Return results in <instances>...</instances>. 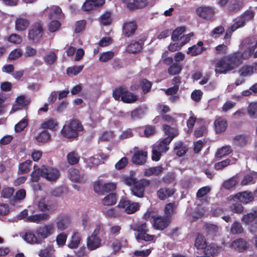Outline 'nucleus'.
Returning <instances> with one entry per match:
<instances>
[{"label": "nucleus", "instance_id": "1", "mask_svg": "<svg viewBox=\"0 0 257 257\" xmlns=\"http://www.w3.org/2000/svg\"><path fill=\"white\" fill-rule=\"evenodd\" d=\"M256 46L247 48L242 54L235 53L218 60L215 63V71L218 73H225L228 71L234 69L237 67L243 59H247L253 56Z\"/></svg>", "mask_w": 257, "mask_h": 257}, {"label": "nucleus", "instance_id": "2", "mask_svg": "<svg viewBox=\"0 0 257 257\" xmlns=\"http://www.w3.org/2000/svg\"><path fill=\"white\" fill-rule=\"evenodd\" d=\"M165 134L168 137L161 140L157 146H154L152 150V160L159 161L162 153H166L168 150V146L173 139L178 135L177 130L171 127L168 125L164 124L163 126Z\"/></svg>", "mask_w": 257, "mask_h": 257}, {"label": "nucleus", "instance_id": "3", "mask_svg": "<svg viewBox=\"0 0 257 257\" xmlns=\"http://www.w3.org/2000/svg\"><path fill=\"white\" fill-rule=\"evenodd\" d=\"M60 172L57 169L42 166L41 168L33 166V182L38 181L43 177L49 181H55L58 179Z\"/></svg>", "mask_w": 257, "mask_h": 257}, {"label": "nucleus", "instance_id": "4", "mask_svg": "<svg viewBox=\"0 0 257 257\" xmlns=\"http://www.w3.org/2000/svg\"><path fill=\"white\" fill-rule=\"evenodd\" d=\"M83 130V127L79 120L72 119L65 122L61 130L62 135L69 139H75L78 136L80 132Z\"/></svg>", "mask_w": 257, "mask_h": 257}, {"label": "nucleus", "instance_id": "5", "mask_svg": "<svg viewBox=\"0 0 257 257\" xmlns=\"http://www.w3.org/2000/svg\"><path fill=\"white\" fill-rule=\"evenodd\" d=\"M130 228L137 232L135 236L138 241L143 240L149 241L153 240L155 237V235L149 234V229L146 223H138L131 225Z\"/></svg>", "mask_w": 257, "mask_h": 257}, {"label": "nucleus", "instance_id": "6", "mask_svg": "<svg viewBox=\"0 0 257 257\" xmlns=\"http://www.w3.org/2000/svg\"><path fill=\"white\" fill-rule=\"evenodd\" d=\"M113 96L115 100H118L121 97V100L125 103H133L138 99L137 95L127 91L125 88L123 87L115 89L113 92Z\"/></svg>", "mask_w": 257, "mask_h": 257}, {"label": "nucleus", "instance_id": "7", "mask_svg": "<svg viewBox=\"0 0 257 257\" xmlns=\"http://www.w3.org/2000/svg\"><path fill=\"white\" fill-rule=\"evenodd\" d=\"M56 230L55 224L49 222L39 227L36 230V233L40 237L45 239L53 235Z\"/></svg>", "mask_w": 257, "mask_h": 257}, {"label": "nucleus", "instance_id": "8", "mask_svg": "<svg viewBox=\"0 0 257 257\" xmlns=\"http://www.w3.org/2000/svg\"><path fill=\"white\" fill-rule=\"evenodd\" d=\"M100 227H96L92 234L87 238V246L90 250H94L101 245V240L97 236L99 233Z\"/></svg>", "mask_w": 257, "mask_h": 257}, {"label": "nucleus", "instance_id": "9", "mask_svg": "<svg viewBox=\"0 0 257 257\" xmlns=\"http://www.w3.org/2000/svg\"><path fill=\"white\" fill-rule=\"evenodd\" d=\"M149 184L150 181L146 179H141L136 182L131 189L132 194L139 198L143 197L145 188L148 186Z\"/></svg>", "mask_w": 257, "mask_h": 257}, {"label": "nucleus", "instance_id": "10", "mask_svg": "<svg viewBox=\"0 0 257 257\" xmlns=\"http://www.w3.org/2000/svg\"><path fill=\"white\" fill-rule=\"evenodd\" d=\"M118 207L123 209L127 214H132L139 209V204L126 199H121L118 203Z\"/></svg>", "mask_w": 257, "mask_h": 257}, {"label": "nucleus", "instance_id": "11", "mask_svg": "<svg viewBox=\"0 0 257 257\" xmlns=\"http://www.w3.org/2000/svg\"><path fill=\"white\" fill-rule=\"evenodd\" d=\"M55 223L57 230L63 231L70 226L71 223V219L68 215H59L55 219Z\"/></svg>", "mask_w": 257, "mask_h": 257}, {"label": "nucleus", "instance_id": "12", "mask_svg": "<svg viewBox=\"0 0 257 257\" xmlns=\"http://www.w3.org/2000/svg\"><path fill=\"white\" fill-rule=\"evenodd\" d=\"M116 188V184L114 183H104L101 181H97L94 185L95 192L100 194L102 192H109L114 191Z\"/></svg>", "mask_w": 257, "mask_h": 257}, {"label": "nucleus", "instance_id": "13", "mask_svg": "<svg viewBox=\"0 0 257 257\" xmlns=\"http://www.w3.org/2000/svg\"><path fill=\"white\" fill-rule=\"evenodd\" d=\"M196 12L200 18L208 20H211L215 15L214 9L211 7H200Z\"/></svg>", "mask_w": 257, "mask_h": 257}, {"label": "nucleus", "instance_id": "14", "mask_svg": "<svg viewBox=\"0 0 257 257\" xmlns=\"http://www.w3.org/2000/svg\"><path fill=\"white\" fill-rule=\"evenodd\" d=\"M154 226L159 230H163L166 228L171 222L170 217L156 216L154 218Z\"/></svg>", "mask_w": 257, "mask_h": 257}, {"label": "nucleus", "instance_id": "15", "mask_svg": "<svg viewBox=\"0 0 257 257\" xmlns=\"http://www.w3.org/2000/svg\"><path fill=\"white\" fill-rule=\"evenodd\" d=\"M37 206L39 209L42 211H53L56 210L55 206L48 204V200L46 197L42 196L37 198Z\"/></svg>", "mask_w": 257, "mask_h": 257}, {"label": "nucleus", "instance_id": "16", "mask_svg": "<svg viewBox=\"0 0 257 257\" xmlns=\"http://www.w3.org/2000/svg\"><path fill=\"white\" fill-rule=\"evenodd\" d=\"M104 0H87L82 6L84 11H89L103 6Z\"/></svg>", "mask_w": 257, "mask_h": 257}, {"label": "nucleus", "instance_id": "17", "mask_svg": "<svg viewBox=\"0 0 257 257\" xmlns=\"http://www.w3.org/2000/svg\"><path fill=\"white\" fill-rule=\"evenodd\" d=\"M257 71V63L251 65H244L238 71L240 76L247 77L251 75Z\"/></svg>", "mask_w": 257, "mask_h": 257}, {"label": "nucleus", "instance_id": "18", "mask_svg": "<svg viewBox=\"0 0 257 257\" xmlns=\"http://www.w3.org/2000/svg\"><path fill=\"white\" fill-rule=\"evenodd\" d=\"M234 199L238 200L241 203L247 204L253 200V197L251 192L243 191L236 194L234 196Z\"/></svg>", "mask_w": 257, "mask_h": 257}, {"label": "nucleus", "instance_id": "19", "mask_svg": "<svg viewBox=\"0 0 257 257\" xmlns=\"http://www.w3.org/2000/svg\"><path fill=\"white\" fill-rule=\"evenodd\" d=\"M123 2L130 10L144 8L148 4V0H123Z\"/></svg>", "mask_w": 257, "mask_h": 257}, {"label": "nucleus", "instance_id": "20", "mask_svg": "<svg viewBox=\"0 0 257 257\" xmlns=\"http://www.w3.org/2000/svg\"><path fill=\"white\" fill-rule=\"evenodd\" d=\"M44 34L43 27L41 23L37 22L33 25V42H39Z\"/></svg>", "mask_w": 257, "mask_h": 257}, {"label": "nucleus", "instance_id": "21", "mask_svg": "<svg viewBox=\"0 0 257 257\" xmlns=\"http://www.w3.org/2000/svg\"><path fill=\"white\" fill-rule=\"evenodd\" d=\"M214 124L215 132L217 134L224 132L227 126V120L224 118L221 117L216 118Z\"/></svg>", "mask_w": 257, "mask_h": 257}, {"label": "nucleus", "instance_id": "22", "mask_svg": "<svg viewBox=\"0 0 257 257\" xmlns=\"http://www.w3.org/2000/svg\"><path fill=\"white\" fill-rule=\"evenodd\" d=\"M253 16V13L251 12H247L245 13L243 16L241 17L239 20L233 25H232L229 29L232 32L236 30L239 27H241L244 25L245 21L248 19H251Z\"/></svg>", "mask_w": 257, "mask_h": 257}, {"label": "nucleus", "instance_id": "23", "mask_svg": "<svg viewBox=\"0 0 257 257\" xmlns=\"http://www.w3.org/2000/svg\"><path fill=\"white\" fill-rule=\"evenodd\" d=\"M69 177L70 179L74 182L82 183L85 181L84 176L80 174L78 170L74 168L69 170Z\"/></svg>", "mask_w": 257, "mask_h": 257}, {"label": "nucleus", "instance_id": "24", "mask_svg": "<svg viewBox=\"0 0 257 257\" xmlns=\"http://www.w3.org/2000/svg\"><path fill=\"white\" fill-rule=\"evenodd\" d=\"M147 153L143 151H139L136 152L133 158V162L138 165L144 164L147 161Z\"/></svg>", "mask_w": 257, "mask_h": 257}, {"label": "nucleus", "instance_id": "25", "mask_svg": "<svg viewBox=\"0 0 257 257\" xmlns=\"http://www.w3.org/2000/svg\"><path fill=\"white\" fill-rule=\"evenodd\" d=\"M58 124L57 121L53 118H49L46 120L41 123V127L44 130H49L52 132L57 130Z\"/></svg>", "mask_w": 257, "mask_h": 257}, {"label": "nucleus", "instance_id": "26", "mask_svg": "<svg viewBox=\"0 0 257 257\" xmlns=\"http://www.w3.org/2000/svg\"><path fill=\"white\" fill-rule=\"evenodd\" d=\"M220 248L215 244L207 245L203 249V252L208 257L213 256L220 251Z\"/></svg>", "mask_w": 257, "mask_h": 257}, {"label": "nucleus", "instance_id": "27", "mask_svg": "<svg viewBox=\"0 0 257 257\" xmlns=\"http://www.w3.org/2000/svg\"><path fill=\"white\" fill-rule=\"evenodd\" d=\"M203 45L202 42H198L197 45H194L189 48L187 53L193 56L201 54L204 50V48L202 47Z\"/></svg>", "mask_w": 257, "mask_h": 257}, {"label": "nucleus", "instance_id": "28", "mask_svg": "<svg viewBox=\"0 0 257 257\" xmlns=\"http://www.w3.org/2000/svg\"><path fill=\"white\" fill-rule=\"evenodd\" d=\"M229 246L236 250L242 251L247 248V244L243 239H238L233 241Z\"/></svg>", "mask_w": 257, "mask_h": 257}, {"label": "nucleus", "instance_id": "29", "mask_svg": "<svg viewBox=\"0 0 257 257\" xmlns=\"http://www.w3.org/2000/svg\"><path fill=\"white\" fill-rule=\"evenodd\" d=\"M137 28L136 24L134 22L125 23L123 27V34L129 37L134 34Z\"/></svg>", "mask_w": 257, "mask_h": 257}, {"label": "nucleus", "instance_id": "30", "mask_svg": "<svg viewBox=\"0 0 257 257\" xmlns=\"http://www.w3.org/2000/svg\"><path fill=\"white\" fill-rule=\"evenodd\" d=\"M241 220L246 224H249L253 222L257 224V209L254 210L253 212L247 213L243 215Z\"/></svg>", "mask_w": 257, "mask_h": 257}, {"label": "nucleus", "instance_id": "31", "mask_svg": "<svg viewBox=\"0 0 257 257\" xmlns=\"http://www.w3.org/2000/svg\"><path fill=\"white\" fill-rule=\"evenodd\" d=\"M26 191L24 189H20L16 192L15 195L13 196L10 200V203L12 205H15L18 202L23 200L26 197Z\"/></svg>", "mask_w": 257, "mask_h": 257}, {"label": "nucleus", "instance_id": "32", "mask_svg": "<svg viewBox=\"0 0 257 257\" xmlns=\"http://www.w3.org/2000/svg\"><path fill=\"white\" fill-rule=\"evenodd\" d=\"M30 24L29 21L23 18H18L15 21V28L17 31H23L27 29Z\"/></svg>", "mask_w": 257, "mask_h": 257}, {"label": "nucleus", "instance_id": "33", "mask_svg": "<svg viewBox=\"0 0 257 257\" xmlns=\"http://www.w3.org/2000/svg\"><path fill=\"white\" fill-rule=\"evenodd\" d=\"M80 240L81 237L80 234L77 232H74L71 237L68 247L72 249L77 248L80 243Z\"/></svg>", "mask_w": 257, "mask_h": 257}, {"label": "nucleus", "instance_id": "34", "mask_svg": "<svg viewBox=\"0 0 257 257\" xmlns=\"http://www.w3.org/2000/svg\"><path fill=\"white\" fill-rule=\"evenodd\" d=\"M187 151L188 148L182 142H178L175 143L174 151L178 156L181 157L183 156Z\"/></svg>", "mask_w": 257, "mask_h": 257}, {"label": "nucleus", "instance_id": "35", "mask_svg": "<svg viewBox=\"0 0 257 257\" xmlns=\"http://www.w3.org/2000/svg\"><path fill=\"white\" fill-rule=\"evenodd\" d=\"M117 200L116 195L115 193H110L102 200V203L105 206H110L114 205Z\"/></svg>", "mask_w": 257, "mask_h": 257}, {"label": "nucleus", "instance_id": "36", "mask_svg": "<svg viewBox=\"0 0 257 257\" xmlns=\"http://www.w3.org/2000/svg\"><path fill=\"white\" fill-rule=\"evenodd\" d=\"M174 194V190L168 188H161L157 192L158 197L161 200H164Z\"/></svg>", "mask_w": 257, "mask_h": 257}, {"label": "nucleus", "instance_id": "37", "mask_svg": "<svg viewBox=\"0 0 257 257\" xmlns=\"http://www.w3.org/2000/svg\"><path fill=\"white\" fill-rule=\"evenodd\" d=\"M206 245V241L204 236L198 234L195 239V246L198 249H204Z\"/></svg>", "mask_w": 257, "mask_h": 257}, {"label": "nucleus", "instance_id": "38", "mask_svg": "<svg viewBox=\"0 0 257 257\" xmlns=\"http://www.w3.org/2000/svg\"><path fill=\"white\" fill-rule=\"evenodd\" d=\"M164 170V168L161 166H157L150 168L145 170L144 175L146 176H150L151 175H158Z\"/></svg>", "mask_w": 257, "mask_h": 257}, {"label": "nucleus", "instance_id": "39", "mask_svg": "<svg viewBox=\"0 0 257 257\" xmlns=\"http://www.w3.org/2000/svg\"><path fill=\"white\" fill-rule=\"evenodd\" d=\"M80 157L76 151H72L67 155V160L70 165H75L79 161Z\"/></svg>", "mask_w": 257, "mask_h": 257}, {"label": "nucleus", "instance_id": "40", "mask_svg": "<svg viewBox=\"0 0 257 257\" xmlns=\"http://www.w3.org/2000/svg\"><path fill=\"white\" fill-rule=\"evenodd\" d=\"M236 160H237L234 158H232V159H227L216 163L214 165V167L216 170L222 169L230 164H235L236 162Z\"/></svg>", "mask_w": 257, "mask_h": 257}, {"label": "nucleus", "instance_id": "41", "mask_svg": "<svg viewBox=\"0 0 257 257\" xmlns=\"http://www.w3.org/2000/svg\"><path fill=\"white\" fill-rule=\"evenodd\" d=\"M142 42H133L127 46V51L129 53H137L142 49Z\"/></svg>", "mask_w": 257, "mask_h": 257}, {"label": "nucleus", "instance_id": "42", "mask_svg": "<svg viewBox=\"0 0 257 257\" xmlns=\"http://www.w3.org/2000/svg\"><path fill=\"white\" fill-rule=\"evenodd\" d=\"M83 67V65L73 66L68 67L66 69V73L68 76L71 77L77 75L82 70Z\"/></svg>", "mask_w": 257, "mask_h": 257}, {"label": "nucleus", "instance_id": "43", "mask_svg": "<svg viewBox=\"0 0 257 257\" xmlns=\"http://www.w3.org/2000/svg\"><path fill=\"white\" fill-rule=\"evenodd\" d=\"M51 136L50 134L46 131H43L39 135L36 137L37 141L40 143H45L50 140Z\"/></svg>", "mask_w": 257, "mask_h": 257}, {"label": "nucleus", "instance_id": "44", "mask_svg": "<svg viewBox=\"0 0 257 257\" xmlns=\"http://www.w3.org/2000/svg\"><path fill=\"white\" fill-rule=\"evenodd\" d=\"M186 31V27L181 26L177 28L172 33V39L173 41H179L181 35Z\"/></svg>", "mask_w": 257, "mask_h": 257}, {"label": "nucleus", "instance_id": "45", "mask_svg": "<svg viewBox=\"0 0 257 257\" xmlns=\"http://www.w3.org/2000/svg\"><path fill=\"white\" fill-rule=\"evenodd\" d=\"M232 152L231 148L229 146H225L218 149L216 153L217 158H221L229 154Z\"/></svg>", "mask_w": 257, "mask_h": 257}, {"label": "nucleus", "instance_id": "46", "mask_svg": "<svg viewBox=\"0 0 257 257\" xmlns=\"http://www.w3.org/2000/svg\"><path fill=\"white\" fill-rule=\"evenodd\" d=\"M115 55L114 52L112 51L104 52L100 53L99 60L102 62H106L112 59Z\"/></svg>", "mask_w": 257, "mask_h": 257}, {"label": "nucleus", "instance_id": "47", "mask_svg": "<svg viewBox=\"0 0 257 257\" xmlns=\"http://www.w3.org/2000/svg\"><path fill=\"white\" fill-rule=\"evenodd\" d=\"M50 218L49 214L46 213H42L33 215V222L37 223L48 220Z\"/></svg>", "mask_w": 257, "mask_h": 257}, {"label": "nucleus", "instance_id": "48", "mask_svg": "<svg viewBox=\"0 0 257 257\" xmlns=\"http://www.w3.org/2000/svg\"><path fill=\"white\" fill-rule=\"evenodd\" d=\"M31 164V160L21 163L19 166L18 173L19 174H24L28 173L30 170V167Z\"/></svg>", "mask_w": 257, "mask_h": 257}, {"label": "nucleus", "instance_id": "49", "mask_svg": "<svg viewBox=\"0 0 257 257\" xmlns=\"http://www.w3.org/2000/svg\"><path fill=\"white\" fill-rule=\"evenodd\" d=\"M248 140V137L245 135H237L233 139L234 143L237 146H244L245 145Z\"/></svg>", "mask_w": 257, "mask_h": 257}, {"label": "nucleus", "instance_id": "50", "mask_svg": "<svg viewBox=\"0 0 257 257\" xmlns=\"http://www.w3.org/2000/svg\"><path fill=\"white\" fill-rule=\"evenodd\" d=\"M57 56L54 51H50L44 57V61L48 65L53 64L57 60Z\"/></svg>", "mask_w": 257, "mask_h": 257}, {"label": "nucleus", "instance_id": "51", "mask_svg": "<svg viewBox=\"0 0 257 257\" xmlns=\"http://www.w3.org/2000/svg\"><path fill=\"white\" fill-rule=\"evenodd\" d=\"M67 234L64 232H61L59 233L56 237L57 244L59 247L64 246L66 242Z\"/></svg>", "mask_w": 257, "mask_h": 257}, {"label": "nucleus", "instance_id": "52", "mask_svg": "<svg viewBox=\"0 0 257 257\" xmlns=\"http://www.w3.org/2000/svg\"><path fill=\"white\" fill-rule=\"evenodd\" d=\"M205 229L208 234L216 235L219 232V227L215 224H206Z\"/></svg>", "mask_w": 257, "mask_h": 257}, {"label": "nucleus", "instance_id": "53", "mask_svg": "<svg viewBox=\"0 0 257 257\" xmlns=\"http://www.w3.org/2000/svg\"><path fill=\"white\" fill-rule=\"evenodd\" d=\"M66 192V188L64 187H57L52 189L50 191L51 196L58 197Z\"/></svg>", "mask_w": 257, "mask_h": 257}, {"label": "nucleus", "instance_id": "54", "mask_svg": "<svg viewBox=\"0 0 257 257\" xmlns=\"http://www.w3.org/2000/svg\"><path fill=\"white\" fill-rule=\"evenodd\" d=\"M243 229L240 223L237 221L232 224L230 227V232L232 234H240L243 232Z\"/></svg>", "mask_w": 257, "mask_h": 257}, {"label": "nucleus", "instance_id": "55", "mask_svg": "<svg viewBox=\"0 0 257 257\" xmlns=\"http://www.w3.org/2000/svg\"><path fill=\"white\" fill-rule=\"evenodd\" d=\"M54 252V248L53 246H49L44 249L39 251L38 253L39 256L40 257H51Z\"/></svg>", "mask_w": 257, "mask_h": 257}, {"label": "nucleus", "instance_id": "56", "mask_svg": "<svg viewBox=\"0 0 257 257\" xmlns=\"http://www.w3.org/2000/svg\"><path fill=\"white\" fill-rule=\"evenodd\" d=\"M15 190L12 187L3 188L1 191V196L3 198H9L10 200L13 196Z\"/></svg>", "mask_w": 257, "mask_h": 257}, {"label": "nucleus", "instance_id": "57", "mask_svg": "<svg viewBox=\"0 0 257 257\" xmlns=\"http://www.w3.org/2000/svg\"><path fill=\"white\" fill-rule=\"evenodd\" d=\"M100 22L103 25H110L112 22L111 14L110 12H105L100 17Z\"/></svg>", "mask_w": 257, "mask_h": 257}, {"label": "nucleus", "instance_id": "58", "mask_svg": "<svg viewBox=\"0 0 257 257\" xmlns=\"http://www.w3.org/2000/svg\"><path fill=\"white\" fill-rule=\"evenodd\" d=\"M176 205L175 203H169L165 207V213L166 216L170 217V216L174 213L176 208Z\"/></svg>", "mask_w": 257, "mask_h": 257}, {"label": "nucleus", "instance_id": "59", "mask_svg": "<svg viewBox=\"0 0 257 257\" xmlns=\"http://www.w3.org/2000/svg\"><path fill=\"white\" fill-rule=\"evenodd\" d=\"M182 70L181 65L178 63H174L168 69V73L171 75H176Z\"/></svg>", "mask_w": 257, "mask_h": 257}, {"label": "nucleus", "instance_id": "60", "mask_svg": "<svg viewBox=\"0 0 257 257\" xmlns=\"http://www.w3.org/2000/svg\"><path fill=\"white\" fill-rule=\"evenodd\" d=\"M229 44V42H226L225 44H221L215 47V52L217 54H225L227 53V46Z\"/></svg>", "mask_w": 257, "mask_h": 257}, {"label": "nucleus", "instance_id": "61", "mask_svg": "<svg viewBox=\"0 0 257 257\" xmlns=\"http://www.w3.org/2000/svg\"><path fill=\"white\" fill-rule=\"evenodd\" d=\"M210 191V187L208 186L202 187L198 190L196 193V197L198 198H202L208 194Z\"/></svg>", "mask_w": 257, "mask_h": 257}, {"label": "nucleus", "instance_id": "62", "mask_svg": "<svg viewBox=\"0 0 257 257\" xmlns=\"http://www.w3.org/2000/svg\"><path fill=\"white\" fill-rule=\"evenodd\" d=\"M22 55V51L20 49H16L12 51L9 54V59L11 60H16Z\"/></svg>", "mask_w": 257, "mask_h": 257}, {"label": "nucleus", "instance_id": "63", "mask_svg": "<svg viewBox=\"0 0 257 257\" xmlns=\"http://www.w3.org/2000/svg\"><path fill=\"white\" fill-rule=\"evenodd\" d=\"M28 125V122L26 119H23L16 124L15 126V130L17 133L20 132L24 130Z\"/></svg>", "mask_w": 257, "mask_h": 257}, {"label": "nucleus", "instance_id": "64", "mask_svg": "<svg viewBox=\"0 0 257 257\" xmlns=\"http://www.w3.org/2000/svg\"><path fill=\"white\" fill-rule=\"evenodd\" d=\"M237 180L236 178L232 177L224 182L223 187L227 189H229L235 186Z\"/></svg>", "mask_w": 257, "mask_h": 257}]
</instances>
